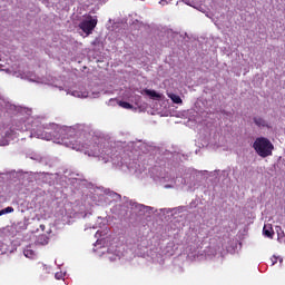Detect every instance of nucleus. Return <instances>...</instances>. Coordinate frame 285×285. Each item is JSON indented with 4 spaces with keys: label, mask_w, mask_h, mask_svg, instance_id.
Listing matches in <instances>:
<instances>
[{
    "label": "nucleus",
    "mask_w": 285,
    "mask_h": 285,
    "mask_svg": "<svg viewBox=\"0 0 285 285\" xmlns=\"http://www.w3.org/2000/svg\"><path fill=\"white\" fill-rule=\"evenodd\" d=\"M169 99H171L173 104H183L181 97L175 94H168Z\"/></svg>",
    "instance_id": "nucleus-8"
},
{
    "label": "nucleus",
    "mask_w": 285,
    "mask_h": 285,
    "mask_svg": "<svg viewBox=\"0 0 285 285\" xmlns=\"http://www.w3.org/2000/svg\"><path fill=\"white\" fill-rule=\"evenodd\" d=\"M253 148L256 150L257 155L263 158L271 157V155H273V150H275L273 142H271L268 138L264 137L256 138Z\"/></svg>",
    "instance_id": "nucleus-2"
},
{
    "label": "nucleus",
    "mask_w": 285,
    "mask_h": 285,
    "mask_svg": "<svg viewBox=\"0 0 285 285\" xmlns=\"http://www.w3.org/2000/svg\"><path fill=\"white\" fill-rule=\"evenodd\" d=\"M23 255H24V257H28L29 259H35V257H36V253H35V250L32 249V247H30V246H27L26 248H24V250H23Z\"/></svg>",
    "instance_id": "nucleus-6"
},
{
    "label": "nucleus",
    "mask_w": 285,
    "mask_h": 285,
    "mask_svg": "<svg viewBox=\"0 0 285 285\" xmlns=\"http://www.w3.org/2000/svg\"><path fill=\"white\" fill-rule=\"evenodd\" d=\"M41 230H46V225H40Z\"/></svg>",
    "instance_id": "nucleus-11"
},
{
    "label": "nucleus",
    "mask_w": 285,
    "mask_h": 285,
    "mask_svg": "<svg viewBox=\"0 0 285 285\" xmlns=\"http://www.w3.org/2000/svg\"><path fill=\"white\" fill-rule=\"evenodd\" d=\"M0 146H6V144H0Z\"/></svg>",
    "instance_id": "nucleus-13"
},
{
    "label": "nucleus",
    "mask_w": 285,
    "mask_h": 285,
    "mask_svg": "<svg viewBox=\"0 0 285 285\" xmlns=\"http://www.w3.org/2000/svg\"><path fill=\"white\" fill-rule=\"evenodd\" d=\"M8 213H14V208H12V207H7V208H4V209H1V210H0V216H1V215H8Z\"/></svg>",
    "instance_id": "nucleus-10"
},
{
    "label": "nucleus",
    "mask_w": 285,
    "mask_h": 285,
    "mask_svg": "<svg viewBox=\"0 0 285 285\" xmlns=\"http://www.w3.org/2000/svg\"><path fill=\"white\" fill-rule=\"evenodd\" d=\"M118 105L120 108H125V110H132V105H130V102L119 101Z\"/></svg>",
    "instance_id": "nucleus-9"
},
{
    "label": "nucleus",
    "mask_w": 285,
    "mask_h": 285,
    "mask_svg": "<svg viewBox=\"0 0 285 285\" xmlns=\"http://www.w3.org/2000/svg\"><path fill=\"white\" fill-rule=\"evenodd\" d=\"M263 235L265 237H268L269 239H273V237L275 235V230L273 229V225L272 224L264 225V227H263Z\"/></svg>",
    "instance_id": "nucleus-5"
},
{
    "label": "nucleus",
    "mask_w": 285,
    "mask_h": 285,
    "mask_svg": "<svg viewBox=\"0 0 285 285\" xmlns=\"http://www.w3.org/2000/svg\"><path fill=\"white\" fill-rule=\"evenodd\" d=\"M59 135L61 137L57 138V131H53V134H41V139H46L47 141H50V139H56L57 144H61L62 146H66L67 148H72V150L83 151L88 153L89 157H99V145H94V149L86 150V146H83L78 140H75V138H68L66 137V131L63 129L58 130Z\"/></svg>",
    "instance_id": "nucleus-1"
},
{
    "label": "nucleus",
    "mask_w": 285,
    "mask_h": 285,
    "mask_svg": "<svg viewBox=\"0 0 285 285\" xmlns=\"http://www.w3.org/2000/svg\"><path fill=\"white\" fill-rule=\"evenodd\" d=\"M254 124H256L258 128H268L266 120L262 117H254Z\"/></svg>",
    "instance_id": "nucleus-7"
},
{
    "label": "nucleus",
    "mask_w": 285,
    "mask_h": 285,
    "mask_svg": "<svg viewBox=\"0 0 285 285\" xmlns=\"http://www.w3.org/2000/svg\"><path fill=\"white\" fill-rule=\"evenodd\" d=\"M56 278L59 279V274H56Z\"/></svg>",
    "instance_id": "nucleus-12"
},
{
    "label": "nucleus",
    "mask_w": 285,
    "mask_h": 285,
    "mask_svg": "<svg viewBox=\"0 0 285 285\" xmlns=\"http://www.w3.org/2000/svg\"><path fill=\"white\" fill-rule=\"evenodd\" d=\"M80 30L85 31L86 35H91L95 28H97V18L89 16V20H83L79 24Z\"/></svg>",
    "instance_id": "nucleus-3"
},
{
    "label": "nucleus",
    "mask_w": 285,
    "mask_h": 285,
    "mask_svg": "<svg viewBox=\"0 0 285 285\" xmlns=\"http://www.w3.org/2000/svg\"><path fill=\"white\" fill-rule=\"evenodd\" d=\"M142 95H147V97L156 99V101H161V98L164 97V95L150 89H144Z\"/></svg>",
    "instance_id": "nucleus-4"
}]
</instances>
